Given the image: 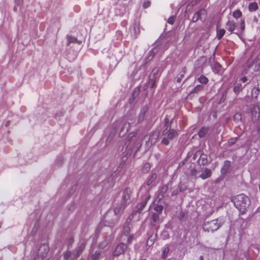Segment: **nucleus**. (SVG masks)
Masks as SVG:
<instances>
[{
	"mask_svg": "<svg viewBox=\"0 0 260 260\" xmlns=\"http://www.w3.org/2000/svg\"><path fill=\"white\" fill-rule=\"evenodd\" d=\"M163 206L162 205H156L154 207V210L157 213L160 214L163 210Z\"/></svg>",
	"mask_w": 260,
	"mask_h": 260,
	"instance_id": "24",
	"label": "nucleus"
},
{
	"mask_svg": "<svg viewBox=\"0 0 260 260\" xmlns=\"http://www.w3.org/2000/svg\"><path fill=\"white\" fill-rule=\"evenodd\" d=\"M232 201L233 202L235 207L242 214L245 213L250 205L249 198L244 194H240L233 197Z\"/></svg>",
	"mask_w": 260,
	"mask_h": 260,
	"instance_id": "1",
	"label": "nucleus"
},
{
	"mask_svg": "<svg viewBox=\"0 0 260 260\" xmlns=\"http://www.w3.org/2000/svg\"><path fill=\"white\" fill-rule=\"evenodd\" d=\"M198 174V172L196 169H192L191 171V175L193 176H196Z\"/></svg>",
	"mask_w": 260,
	"mask_h": 260,
	"instance_id": "42",
	"label": "nucleus"
},
{
	"mask_svg": "<svg viewBox=\"0 0 260 260\" xmlns=\"http://www.w3.org/2000/svg\"><path fill=\"white\" fill-rule=\"evenodd\" d=\"M208 127H203L202 128H201V129L199 131L198 133L199 137L201 138L204 137L208 132Z\"/></svg>",
	"mask_w": 260,
	"mask_h": 260,
	"instance_id": "14",
	"label": "nucleus"
},
{
	"mask_svg": "<svg viewBox=\"0 0 260 260\" xmlns=\"http://www.w3.org/2000/svg\"><path fill=\"white\" fill-rule=\"evenodd\" d=\"M200 260H204L203 256H200Z\"/></svg>",
	"mask_w": 260,
	"mask_h": 260,
	"instance_id": "48",
	"label": "nucleus"
},
{
	"mask_svg": "<svg viewBox=\"0 0 260 260\" xmlns=\"http://www.w3.org/2000/svg\"><path fill=\"white\" fill-rule=\"evenodd\" d=\"M141 260H146V259L145 258H143V259H141Z\"/></svg>",
	"mask_w": 260,
	"mask_h": 260,
	"instance_id": "53",
	"label": "nucleus"
},
{
	"mask_svg": "<svg viewBox=\"0 0 260 260\" xmlns=\"http://www.w3.org/2000/svg\"><path fill=\"white\" fill-rule=\"evenodd\" d=\"M198 80L200 83L204 84H207L209 81L208 79L206 76L203 75L200 76Z\"/></svg>",
	"mask_w": 260,
	"mask_h": 260,
	"instance_id": "16",
	"label": "nucleus"
},
{
	"mask_svg": "<svg viewBox=\"0 0 260 260\" xmlns=\"http://www.w3.org/2000/svg\"><path fill=\"white\" fill-rule=\"evenodd\" d=\"M240 80L243 82V83H245L247 81V79L246 77H243L242 78H241Z\"/></svg>",
	"mask_w": 260,
	"mask_h": 260,
	"instance_id": "45",
	"label": "nucleus"
},
{
	"mask_svg": "<svg viewBox=\"0 0 260 260\" xmlns=\"http://www.w3.org/2000/svg\"><path fill=\"white\" fill-rule=\"evenodd\" d=\"M9 123V121H8L7 124H6V126H7L8 125Z\"/></svg>",
	"mask_w": 260,
	"mask_h": 260,
	"instance_id": "51",
	"label": "nucleus"
},
{
	"mask_svg": "<svg viewBox=\"0 0 260 260\" xmlns=\"http://www.w3.org/2000/svg\"><path fill=\"white\" fill-rule=\"evenodd\" d=\"M229 167L230 164H224V165L221 170V173L222 174H225L227 170L229 169Z\"/></svg>",
	"mask_w": 260,
	"mask_h": 260,
	"instance_id": "26",
	"label": "nucleus"
},
{
	"mask_svg": "<svg viewBox=\"0 0 260 260\" xmlns=\"http://www.w3.org/2000/svg\"><path fill=\"white\" fill-rule=\"evenodd\" d=\"M236 27V24L233 20H228L227 21L226 23V28L231 34L234 31Z\"/></svg>",
	"mask_w": 260,
	"mask_h": 260,
	"instance_id": "10",
	"label": "nucleus"
},
{
	"mask_svg": "<svg viewBox=\"0 0 260 260\" xmlns=\"http://www.w3.org/2000/svg\"><path fill=\"white\" fill-rule=\"evenodd\" d=\"M48 251L49 247L47 244L41 245L38 250L37 257L35 260H43L46 257Z\"/></svg>",
	"mask_w": 260,
	"mask_h": 260,
	"instance_id": "6",
	"label": "nucleus"
},
{
	"mask_svg": "<svg viewBox=\"0 0 260 260\" xmlns=\"http://www.w3.org/2000/svg\"><path fill=\"white\" fill-rule=\"evenodd\" d=\"M146 167L147 169H150V166L149 164H146Z\"/></svg>",
	"mask_w": 260,
	"mask_h": 260,
	"instance_id": "47",
	"label": "nucleus"
},
{
	"mask_svg": "<svg viewBox=\"0 0 260 260\" xmlns=\"http://www.w3.org/2000/svg\"><path fill=\"white\" fill-rule=\"evenodd\" d=\"M68 45H69V44L71 43H74L76 42L77 41V38L72 37V36H69L68 37Z\"/></svg>",
	"mask_w": 260,
	"mask_h": 260,
	"instance_id": "30",
	"label": "nucleus"
},
{
	"mask_svg": "<svg viewBox=\"0 0 260 260\" xmlns=\"http://www.w3.org/2000/svg\"><path fill=\"white\" fill-rule=\"evenodd\" d=\"M225 163H226V162H230V161L229 160H225L224 161Z\"/></svg>",
	"mask_w": 260,
	"mask_h": 260,
	"instance_id": "50",
	"label": "nucleus"
},
{
	"mask_svg": "<svg viewBox=\"0 0 260 260\" xmlns=\"http://www.w3.org/2000/svg\"><path fill=\"white\" fill-rule=\"evenodd\" d=\"M161 143L165 145H168L169 144L168 138L164 137L161 140Z\"/></svg>",
	"mask_w": 260,
	"mask_h": 260,
	"instance_id": "37",
	"label": "nucleus"
},
{
	"mask_svg": "<svg viewBox=\"0 0 260 260\" xmlns=\"http://www.w3.org/2000/svg\"><path fill=\"white\" fill-rule=\"evenodd\" d=\"M169 251V248L168 247H165L162 250V258H166L167 254Z\"/></svg>",
	"mask_w": 260,
	"mask_h": 260,
	"instance_id": "29",
	"label": "nucleus"
},
{
	"mask_svg": "<svg viewBox=\"0 0 260 260\" xmlns=\"http://www.w3.org/2000/svg\"><path fill=\"white\" fill-rule=\"evenodd\" d=\"M168 22L169 24H173L174 22V18L173 16L170 17L168 20Z\"/></svg>",
	"mask_w": 260,
	"mask_h": 260,
	"instance_id": "41",
	"label": "nucleus"
},
{
	"mask_svg": "<svg viewBox=\"0 0 260 260\" xmlns=\"http://www.w3.org/2000/svg\"><path fill=\"white\" fill-rule=\"evenodd\" d=\"M248 8L250 12H254L258 10V6L256 2H252L249 4Z\"/></svg>",
	"mask_w": 260,
	"mask_h": 260,
	"instance_id": "13",
	"label": "nucleus"
},
{
	"mask_svg": "<svg viewBox=\"0 0 260 260\" xmlns=\"http://www.w3.org/2000/svg\"><path fill=\"white\" fill-rule=\"evenodd\" d=\"M71 253L70 251H67L64 254V258L66 260L68 259L71 256Z\"/></svg>",
	"mask_w": 260,
	"mask_h": 260,
	"instance_id": "39",
	"label": "nucleus"
},
{
	"mask_svg": "<svg viewBox=\"0 0 260 260\" xmlns=\"http://www.w3.org/2000/svg\"><path fill=\"white\" fill-rule=\"evenodd\" d=\"M238 138H234L231 139L229 141V144L230 145H234L238 140Z\"/></svg>",
	"mask_w": 260,
	"mask_h": 260,
	"instance_id": "33",
	"label": "nucleus"
},
{
	"mask_svg": "<svg viewBox=\"0 0 260 260\" xmlns=\"http://www.w3.org/2000/svg\"><path fill=\"white\" fill-rule=\"evenodd\" d=\"M166 131V130L164 131V135L170 140H173L178 136V132L175 129H170L167 132Z\"/></svg>",
	"mask_w": 260,
	"mask_h": 260,
	"instance_id": "9",
	"label": "nucleus"
},
{
	"mask_svg": "<svg viewBox=\"0 0 260 260\" xmlns=\"http://www.w3.org/2000/svg\"><path fill=\"white\" fill-rule=\"evenodd\" d=\"M131 127V124L129 122H125L123 126V127L121 129V131L120 132V134L123 132L125 131V132H127Z\"/></svg>",
	"mask_w": 260,
	"mask_h": 260,
	"instance_id": "21",
	"label": "nucleus"
},
{
	"mask_svg": "<svg viewBox=\"0 0 260 260\" xmlns=\"http://www.w3.org/2000/svg\"><path fill=\"white\" fill-rule=\"evenodd\" d=\"M133 238V236H132V235H131V236L128 237V239H127V242H128V243H131V241H132V240Z\"/></svg>",
	"mask_w": 260,
	"mask_h": 260,
	"instance_id": "46",
	"label": "nucleus"
},
{
	"mask_svg": "<svg viewBox=\"0 0 260 260\" xmlns=\"http://www.w3.org/2000/svg\"><path fill=\"white\" fill-rule=\"evenodd\" d=\"M148 108L147 106H144L143 107V108L141 109L140 113L145 115L146 112H147Z\"/></svg>",
	"mask_w": 260,
	"mask_h": 260,
	"instance_id": "40",
	"label": "nucleus"
},
{
	"mask_svg": "<svg viewBox=\"0 0 260 260\" xmlns=\"http://www.w3.org/2000/svg\"><path fill=\"white\" fill-rule=\"evenodd\" d=\"M202 18H201V17L199 16V15H198L197 13H196L194 15V16H193V17H192V21H193V22H196V21H197L199 19H201V20H202Z\"/></svg>",
	"mask_w": 260,
	"mask_h": 260,
	"instance_id": "35",
	"label": "nucleus"
},
{
	"mask_svg": "<svg viewBox=\"0 0 260 260\" xmlns=\"http://www.w3.org/2000/svg\"><path fill=\"white\" fill-rule=\"evenodd\" d=\"M198 15L202 18V15H206V11L204 9H201L198 12H197Z\"/></svg>",
	"mask_w": 260,
	"mask_h": 260,
	"instance_id": "34",
	"label": "nucleus"
},
{
	"mask_svg": "<svg viewBox=\"0 0 260 260\" xmlns=\"http://www.w3.org/2000/svg\"><path fill=\"white\" fill-rule=\"evenodd\" d=\"M156 175L155 174H152L151 176L149 178V179L147 182V185L148 186H150L151 185L152 182L155 180L156 178Z\"/></svg>",
	"mask_w": 260,
	"mask_h": 260,
	"instance_id": "22",
	"label": "nucleus"
},
{
	"mask_svg": "<svg viewBox=\"0 0 260 260\" xmlns=\"http://www.w3.org/2000/svg\"><path fill=\"white\" fill-rule=\"evenodd\" d=\"M149 197H146L144 200L141 203H140L137 207V211L139 213L141 212V211L144 209V207L145 206L147 201L149 200Z\"/></svg>",
	"mask_w": 260,
	"mask_h": 260,
	"instance_id": "11",
	"label": "nucleus"
},
{
	"mask_svg": "<svg viewBox=\"0 0 260 260\" xmlns=\"http://www.w3.org/2000/svg\"><path fill=\"white\" fill-rule=\"evenodd\" d=\"M130 232V228L128 225H125L123 229V233L124 235H127Z\"/></svg>",
	"mask_w": 260,
	"mask_h": 260,
	"instance_id": "31",
	"label": "nucleus"
},
{
	"mask_svg": "<svg viewBox=\"0 0 260 260\" xmlns=\"http://www.w3.org/2000/svg\"><path fill=\"white\" fill-rule=\"evenodd\" d=\"M126 206H124L122 204L117 205L114 208V213L115 215L120 214L125 208Z\"/></svg>",
	"mask_w": 260,
	"mask_h": 260,
	"instance_id": "15",
	"label": "nucleus"
},
{
	"mask_svg": "<svg viewBox=\"0 0 260 260\" xmlns=\"http://www.w3.org/2000/svg\"><path fill=\"white\" fill-rule=\"evenodd\" d=\"M243 88V87L241 84L237 83L234 88V91L235 93H238L239 92L242 90Z\"/></svg>",
	"mask_w": 260,
	"mask_h": 260,
	"instance_id": "19",
	"label": "nucleus"
},
{
	"mask_svg": "<svg viewBox=\"0 0 260 260\" xmlns=\"http://www.w3.org/2000/svg\"><path fill=\"white\" fill-rule=\"evenodd\" d=\"M145 116V115H144L141 113H140L139 117H138V122L140 123V122H142L143 121V120L144 119Z\"/></svg>",
	"mask_w": 260,
	"mask_h": 260,
	"instance_id": "32",
	"label": "nucleus"
},
{
	"mask_svg": "<svg viewBox=\"0 0 260 260\" xmlns=\"http://www.w3.org/2000/svg\"><path fill=\"white\" fill-rule=\"evenodd\" d=\"M130 196L129 194V191L128 189H125L123 191L122 195V199L121 201V204L124 206H126L129 203Z\"/></svg>",
	"mask_w": 260,
	"mask_h": 260,
	"instance_id": "8",
	"label": "nucleus"
},
{
	"mask_svg": "<svg viewBox=\"0 0 260 260\" xmlns=\"http://www.w3.org/2000/svg\"><path fill=\"white\" fill-rule=\"evenodd\" d=\"M232 15L234 18L238 19L242 16V13L240 10L237 9L233 12Z\"/></svg>",
	"mask_w": 260,
	"mask_h": 260,
	"instance_id": "17",
	"label": "nucleus"
},
{
	"mask_svg": "<svg viewBox=\"0 0 260 260\" xmlns=\"http://www.w3.org/2000/svg\"><path fill=\"white\" fill-rule=\"evenodd\" d=\"M151 2L149 0H145L143 3V7L144 9L148 8L150 6Z\"/></svg>",
	"mask_w": 260,
	"mask_h": 260,
	"instance_id": "28",
	"label": "nucleus"
},
{
	"mask_svg": "<svg viewBox=\"0 0 260 260\" xmlns=\"http://www.w3.org/2000/svg\"><path fill=\"white\" fill-rule=\"evenodd\" d=\"M259 6H260V0H259Z\"/></svg>",
	"mask_w": 260,
	"mask_h": 260,
	"instance_id": "54",
	"label": "nucleus"
},
{
	"mask_svg": "<svg viewBox=\"0 0 260 260\" xmlns=\"http://www.w3.org/2000/svg\"><path fill=\"white\" fill-rule=\"evenodd\" d=\"M158 137L159 133L157 131L152 132L146 135L143 140V142H145L144 145L145 150L149 149L151 146L155 144Z\"/></svg>",
	"mask_w": 260,
	"mask_h": 260,
	"instance_id": "3",
	"label": "nucleus"
},
{
	"mask_svg": "<svg viewBox=\"0 0 260 260\" xmlns=\"http://www.w3.org/2000/svg\"><path fill=\"white\" fill-rule=\"evenodd\" d=\"M154 86V82H153V83H152V85H151V87H153Z\"/></svg>",
	"mask_w": 260,
	"mask_h": 260,
	"instance_id": "49",
	"label": "nucleus"
},
{
	"mask_svg": "<svg viewBox=\"0 0 260 260\" xmlns=\"http://www.w3.org/2000/svg\"><path fill=\"white\" fill-rule=\"evenodd\" d=\"M137 131L131 133L128 135L127 140L129 142L128 145H132L133 147L137 148L138 150H139L143 144L141 142V139L137 137Z\"/></svg>",
	"mask_w": 260,
	"mask_h": 260,
	"instance_id": "4",
	"label": "nucleus"
},
{
	"mask_svg": "<svg viewBox=\"0 0 260 260\" xmlns=\"http://www.w3.org/2000/svg\"><path fill=\"white\" fill-rule=\"evenodd\" d=\"M211 171L210 170L206 169H205L202 174L200 175L201 178L202 179H206L211 176Z\"/></svg>",
	"mask_w": 260,
	"mask_h": 260,
	"instance_id": "12",
	"label": "nucleus"
},
{
	"mask_svg": "<svg viewBox=\"0 0 260 260\" xmlns=\"http://www.w3.org/2000/svg\"><path fill=\"white\" fill-rule=\"evenodd\" d=\"M153 244V240L151 239V238H149L147 241V244L148 245H151Z\"/></svg>",
	"mask_w": 260,
	"mask_h": 260,
	"instance_id": "43",
	"label": "nucleus"
},
{
	"mask_svg": "<svg viewBox=\"0 0 260 260\" xmlns=\"http://www.w3.org/2000/svg\"><path fill=\"white\" fill-rule=\"evenodd\" d=\"M100 257V252L99 251H96L95 253L91 256V260H98Z\"/></svg>",
	"mask_w": 260,
	"mask_h": 260,
	"instance_id": "25",
	"label": "nucleus"
},
{
	"mask_svg": "<svg viewBox=\"0 0 260 260\" xmlns=\"http://www.w3.org/2000/svg\"><path fill=\"white\" fill-rule=\"evenodd\" d=\"M1 226H2V223H1V222H0V228H1Z\"/></svg>",
	"mask_w": 260,
	"mask_h": 260,
	"instance_id": "52",
	"label": "nucleus"
},
{
	"mask_svg": "<svg viewBox=\"0 0 260 260\" xmlns=\"http://www.w3.org/2000/svg\"><path fill=\"white\" fill-rule=\"evenodd\" d=\"M127 248V246L124 243L119 244L115 248L113 254L114 256H119L124 252Z\"/></svg>",
	"mask_w": 260,
	"mask_h": 260,
	"instance_id": "7",
	"label": "nucleus"
},
{
	"mask_svg": "<svg viewBox=\"0 0 260 260\" xmlns=\"http://www.w3.org/2000/svg\"><path fill=\"white\" fill-rule=\"evenodd\" d=\"M159 214L157 213H154L152 215V219L154 222H156L159 220Z\"/></svg>",
	"mask_w": 260,
	"mask_h": 260,
	"instance_id": "27",
	"label": "nucleus"
},
{
	"mask_svg": "<svg viewBox=\"0 0 260 260\" xmlns=\"http://www.w3.org/2000/svg\"><path fill=\"white\" fill-rule=\"evenodd\" d=\"M108 245V243L107 241H104V242H101L100 245H99V247L100 248H104L107 245Z\"/></svg>",
	"mask_w": 260,
	"mask_h": 260,
	"instance_id": "38",
	"label": "nucleus"
},
{
	"mask_svg": "<svg viewBox=\"0 0 260 260\" xmlns=\"http://www.w3.org/2000/svg\"><path fill=\"white\" fill-rule=\"evenodd\" d=\"M224 223V220L222 218H217L211 221L205 222L203 225V230L205 232H213L221 227Z\"/></svg>",
	"mask_w": 260,
	"mask_h": 260,
	"instance_id": "2",
	"label": "nucleus"
},
{
	"mask_svg": "<svg viewBox=\"0 0 260 260\" xmlns=\"http://www.w3.org/2000/svg\"><path fill=\"white\" fill-rule=\"evenodd\" d=\"M203 88V87L202 85H197V86H196L193 89H192V91H191V93H197L199 91L202 90V89Z\"/></svg>",
	"mask_w": 260,
	"mask_h": 260,
	"instance_id": "23",
	"label": "nucleus"
},
{
	"mask_svg": "<svg viewBox=\"0 0 260 260\" xmlns=\"http://www.w3.org/2000/svg\"><path fill=\"white\" fill-rule=\"evenodd\" d=\"M84 248V246L83 245H81L79 247H78V248L76 250V254H75V257L76 258H78V256L80 255V254L82 253L83 249Z\"/></svg>",
	"mask_w": 260,
	"mask_h": 260,
	"instance_id": "20",
	"label": "nucleus"
},
{
	"mask_svg": "<svg viewBox=\"0 0 260 260\" xmlns=\"http://www.w3.org/2000/svg\"><path fill=\"white\" fill-rule=\"evenodd\" d=\"M191 157L189 161L191 162L192 160L195 161L196 159L197 158V160H196V162H206V155L204 154H200V153L196 152L194 154L192 153L191 154H188L187 156L188 159L189 158Z\"/></svg>",
	"mask_w": 260,
	"mask_h": 260,
	"instance_id": "5",
	"label": "nucleus"
},
{
	"mask_svg": "<svg viewBox=\"0 0 260 260\" xmlns=\"http://www.w3.org/2000/svg\"><path fill=\"white\" fill-rule=\"evenodd\" d=\"M240 28H241V29L242 31L244 30V29H245V21H244V19L241 20V22H240Z\"/></svg>",
	"mask_w": 260,
	"mask_h": 260,
	"instance_id": "36",
	"label": "nucleus"
},
{
	"mask_svg": "<svg viewBox=\"0 0 260 260\" xmlns=\"http://www.w3.org/2000/svg\"><path fill=\"white\" fill-rule=\"evenodd\" d=\"M225 33V30L224 29H220L217 31V38L218 40L222 38Z\"/></svg>",
	"mask_w": 260,
	"mask_h": 260,
	"instance_id": "18",
	"label": "nucleus"
},
{
	"mask_svg": "<svg viewBox=\"0 0 260 260\" xmlns=\"http://www.w3.org/2000/svg\"><path fill=\"white\" fill-rule=\"evenodd\" d=\"M234 118L235 119H241V114L239 113H237L234 115Z\"/></svg>",
	"mask_w": 260,
	"mask_h": 260,
	"instance_id": "44",
	"label": "nucleus"
}]
</instances>
